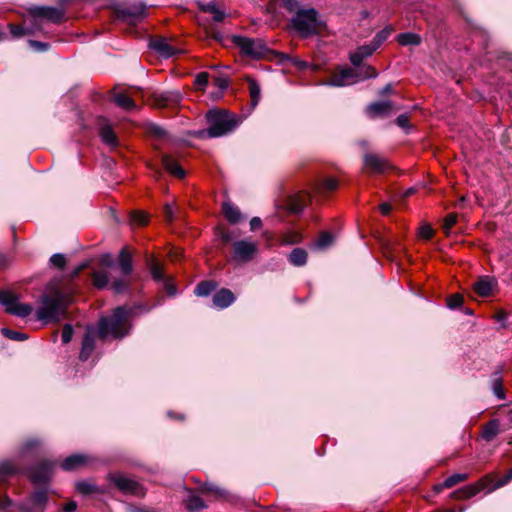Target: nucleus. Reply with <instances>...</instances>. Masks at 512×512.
Returning a JSON list of instances; mask_svg holds the SVG:
<instances>
[{
  "instance_id": "nucleus-1",
  "label": "nucleus",
  "mask_w": 512,
  "mask_h": 512,
  "mask_svg": "<svg viewBox=\"0 0 512 512\" xmlns=\"http://www.w3.org/2000/svg\"><path fill=\"white\" fill-rule=\"evenodd\" d=\"M281 5L292 13L288 27L301 38H309L320 32L319 15L314 8H302L297 0H280Z\"/></svg>"
},
{
  "instance_id": "nucleus-2",
  "label": "nucleus",
  "mask_w": 512,
  "mask_h": 512,
  "mask_svg": "<svg viewBox=\"0 0 512 512\" xmlns=\"http://www.w3.org/2000/svg\"><path fill=\"white\" fill-rule=\"evenodd\" d=\"M69 303L70 296L67 293L57 288H51L39 299L37 319L45 322H58L65 315Z\"/></svg>"
},
{
  "instance_id": "nucleus-3",
  "label": "nucleus",
  "mask_w": 512,
  "mask_h": 512,
  "mask_svg": "<svg viewBox=\"0 0 512 512\" xmlns=\"http://www.w3.org/2000/svg\"><path fill=\"white\" fill-rule=\"evenodd\" d=\"M132 310L125 306H119L113 310L112 315L102 317L99 320L98 336L105 339L112 336L115 339H120L129 333L131 328L130 316Z\"/></svg>"
},
{
  "instance_id": "nucleus-4",
  "label": "nucleus",
  "mask_w": 512,
  "mask_h": 512,
  "mask_svg": "<svg viewBox=\"0 0 512 512\" xmlns=\"http://www.w3.org/2000/svg\"><path fill=\"white\" fill-rule=\"evenodd\" d=\"M209 127L206 130L208 137L215 138L232 132L239 124V119L234 113L224 109H210L206 114Z\"/></svg>"
},
{
  "instance_id": "nucleus-5",
  "label": "nucleus",
  "mask_w": 512,
  "mask_h": 512,
  "mask_svg": "<svg viewBox=\"0 0 512 512\" xmlns=\"http://www.w3.org/2000/svg\"><path fill=\"white\" fill-rule=\"evenodd\" d=\"M231 41L243 55L253 59H260L269 51L268 47L261 39L234 35Z\"/></svg>"
},
{
  "instance_id": "nucleus-6",
  "label": "nucleus",
  "mask_w": 512,
  "mask_h": 512,
  "mask_svg": "<svg viewBox=\"0 0 512 512\" xmlns=\"http://www.w3.org/2000/svg\"><path fill=\"white\" fill-rule=\"evenodd\" d=\"M0 304L5 307L7 313L20 318L29 316L33 311L31 304L19 303L18 296L9 291H0Z\"/></svg>"
},
{
  "instance_id": "nucleus-7",
  "label": "nucleus",
  "mask_w": 512,
  "mask_h": 512,
  "mask_svg": "<svg viewBox=\"0 0 512 512\" xmlns=\"http://www.w3.org/2000/svg\"><path fill=\"white\" fill-rule=\"evenodd\" d=\"M35 27L40 30V19H46L54 24H60L65 19V9L63 7L35 6L30 9Z\"/></svg>"
},
{
  "instance_id": "nucleus-8",
  "label": "nucleus",
  "mask_w": 512,
  "mask_h": 512,
  "mask_svg": "<svg viewBox=\"0 0 512 512\" xmlns=\"http://www.w3.org/2000/svg\"><path fill=\"white\" fill-rule=\"evenodd\" d=\"M116 16L129 25H136L147 16V7L141 2L119 7L116 9Z\"/></svg>"
},
{
  "instance_id": "nucleus-9",
  "label": "nucleus",
  "mask_w": 512,
  "mask_h": 512,
  "mask_svg": "<svg viewBox=\"0 0 512 512\" xmlns=\"http://www.w3.org/2000/svg\"><path fill=\"white\" fill-rule=\"evenodd\" d=\"M48 503V494L44 489L36 490L18 508L21 512H45Z\"/></svg>"
},
{
  "instance_id": "nucleus-10",
  "label": "nucleus",
  "mask_w": 512,
  "mask_h": 512,
  "mask_svg": "<svg viewBox=\"0 0 512 512\" xmlns=\"http://www.w3.org/2000/svg\"><path fill=\"white\" fill-rule=\"evenodd\" d=\"M111 482L123 493L131 494L138 497L145 495V490L140 483L128 478L121 473H114L110 475Z\"/></svg>"
},
{
  "instance_id": "nucleus-11",
  "label": "nucleus",
  "mask_w": 512,
  "mask_h": 512,
  "mask_svg": "<svg viewBox=\"0 0 512 512\" xmlns=\"http://www.w3.org/2000/svg\"><path fill=\"white\" fill-rule=\"evenodd\" d=\"M54 471V463L42 460L32 466L28 471V477L34 484H42L50 481Z\"/></svg>"
},
{
  "instance_id": "nucleus-12",
  "label": "nucleus",
  "mask_w": 512,
  "mask_h": 512,
  "mask_svg": "<svg viewBox=\"0 0 512 512\" xmlns=\"http://www.w3.org/2000/svg\"><path fill=\"white\" fill-rule=\"evenodd\" d=\"M493 479L490 476H485L474 484L466 485L451 493V498L455 499H469L477 495L480 491L487 488L492 484Z\"/></svg>"
},
{
  "instance_id": "nucleus-13",
  "label": "nucleus",
  "mask_w": 512,
  "mask_h": 512,
  "mask_svg": "<svg viewBox=\"0 0 512 512\" xmlns=\"http://www.w3.org/2000/svg\"><path fill=\"white\" fill-rule=\"evenodd\" d=\"M257 244L247 240H239L233 243V259L239 262H248L257 252Z\"/></svg>"
},
{
  "instance_id": "nucleus-14",
  "label": "nucleus",
  "mask_w": 512,
  "mask_h": 512,
  "mask_svg": "<svg viewBox=\"0 0 512 512\" xmlns=\"http://www.w3.org/2000/svg\"><path fill=\"white\" fill-rule=\"evenodd\" d=\"M358 80L359 77L357 73L352 68L346 67L334 73L326 84L329 86L342 87L353 84Z\"/></svg>"
},
{
  "instance_id": "nucleus-15",
  "label": "nucleus",
  "mask_w": 512,
  "mask_h": 512,
  "mask_svg": "<svg viewBox=\"0 0 512 512\" xmlns=\"http://www.w3.org/2000/svg\"><path fill=\"white\" fill-rule=\"evenodd\" d=\"M149 47L163 58H170L181 52L178 48L173 47L165 37L151 39Z\"/></svg>"
},
{
  "instance_id": "nucleus-16",
  "label": "nucleus",
  "mask_w": 512,
  "mask_h": 512,
  "mask_svg": "<svg viewBox=\"0 0 512 512\" xmlns=\"http://www.w3.org/2000/svg\"><path fill=\"white\" fill-rule=\"evenodd\" d=\"M364 168L371 173H384L389 169L390 165L388 161L377 155L366 153L363 157Z\"/></svg>"
},
{
  "instance_id": "nucleus-17",
  "label": "nucleus",
  "mask_w": 512,
  "mask_h": 512,
  "mask_svg": "<svg viewBox=\"0 0 512 512\" xmlns=\"http://www.w3.org/2000/svg\"><path fill=\"white\" fill-rule=\"evenodd\" d=\"M309 201L310 195L306 192H300L296 195L289 196L286 206L289 212L300 213Z\"/></svg>"
},
{
  "instance_id": "nucleus-18",
  "label": "nucleus",
  "mask_w": 512,
  "mask_h": 512,
  "mask_svg": "<svg viewBox=\"0 0 512 512\" xmlns=\"http://www.w3.org/2000/svg\"><path fill=\"white\" fill-rule=\"evenodd\" d=\"M496 285L497 282L494 278L489 276H482L477 282L474 283L473 288L475 293L479 296L487 297L492 293Z\"/></svg>"
},
{
  "instance_id": "nucleus-19",
  "label": "nucleus",
  "mask_w": 512,
  "mask_h": 512,
  "mask_svg": "<svg viewBox=\"0 0 512 512\" xmlns=\"http://www.w3.org/2000/svg\"><path fill=\"white\" fill-rule=\"evenodd\" d=\"M393 109V104L391 101H380L371 103L367 107V114L374 117H386L389 116Z\"/></svg>"
},
{
  "instance_id": "nucleus-20",
  "label": "nucleus",
  "mask_w": 512,
  "mask_h": 512,
  "mask_svg": "<svg viewBox=\"0 0 512 512\" xmlns=\"http://www.w3.org/2000/svg\"><path fill=\"white\" fill-rule=\"evenodd\" d=\"M95 348V331L88 329L82 340V347L79 358L81 361H86L92 354Z\"/></svg>"
},
{
  "instance_id": "nucleus-21",
  "label": "nucleus",
  "mask_w": 512,
  "mask_h": 512,
  "mask_svg": "<svg viewBox=\"0 0 512 512\" xmlns=\"http://www.w3.org/2000/svg\"><path fill=\"white\" fill-rule=\"evenodd\" d=\"M376 51L375 46L372 44L362 45L349 55L350 62L353 66L358 67L361 65L365 58L370 57Z\"/></svg>"
},
{
  "instance_id": "nucleus-22",
  "label": "nucleus",
  "mask_w": 512,
  "mask_h": 512,
  "mask_svg": "<svg viewBox=\"0 0 512 512\" xmlns=\"http://www.w3.org/2000/svg\"><path fill=\"white\" fill-rule=\"evenodd\" d=\"M148 266H149L150 273H151L153 279L155 281H163L165 283L167 293L169 295H175L176 289L171 283H169L166 280L165 275H164L160 265L154 260H149Z\"/></svg>"
},
{
  "instance_id": "nucleus-23",
  "label": "nucleus",
  "mask_w": 512,
  "mask_h": 512,
  "mask_svg": "<svg viewBox=\"0 0 512 512\" xmlns=\"http://www.w3.org/2000/svg\"><path fill=\"white\" fill-rule=\"evenodd\" d=\"M213 304L218 308H227L235 301V296L231 290L222 288L213 296Z\"/></svg>"
},
{
  "instance_id": "nucleus-24",
  "label": "nucleus",
  "mask_w": 512,
  "mask_h": 512,
  "mask_svg": "<svg viewBox=\"0 0 512 512\" xmlns=\"http://www.w3.org/2000/svg\"><path fill=\"white\" fill-rule=\"evenodd\" d=\"M161 163H162L163 167L173 176H175L177 178H184V176H185L184 169L170 155L163 154L161 157Z\"/></svg>"
},
{
  "instance_id": "nucleus-25",
  "label": "nucleus",
  "mask_w": 512,
  "mask_h": 512,
  "mask_svg": "<svg viewBox=\"0 0 512 512\" xmlns=\"http://www.w3.org/2000/svg\"><path fill=\"white\" fill-rule=\"evenodd\" d=\"M89 462V458L82 454H74L67 457L61 464V467L65 471L76 470Z\"/></svg>"
},
{
  "instance_id": "nucleus-26",
  "label": "nucleus",
  "mask_w": 512,
  "mask_h": 512,
  "mask_svg": "<svg viewBox=\"0 0 512 512\" xmlns=\"http://www.w3.org/2000/svg\"><path fill=\"white\" fill-rule=\"evenodd\" d=\"M490 385L493 394L500 400L505 399V391L503 388L502 370L498 369L492 373L490 378Z\"/></svg>"
},
{
  "instance_id": "nucleus-27",
  "label": "nucleus",
  "mask_w": 512,
  "mask_h": 512,
  "mask_svg": "<svg viewBox=\"0 0 512 512\" xmlns=\"http://www.w3.org/2000/svg\"><path fill=\"white\" fill-rule=\"evenodd\" d=\"M113 102L125 111H132L137 108L135 101L125 92H115L112 96Z\"/></svg>"
},
{
  "instance_id": "nucleus-28",
  "label": "nucleus",
  "mask_w": 512,
  "mask_h": 512,
  "mask_svg": "<svg viewBox=\"0 0 512 512\" xmlns=\"http://www.w3.org/2000/svg\"><path fill=\"white\" fill-rule=\"evenodd\" d=\"M118 265L124 275H129L132 270V256L126 247L122 248L118 256Z\"/></svg>"
},
{
  "instance_id": "nucleus-29",
  "label": "nucleus",
  "mask_w": 512,
  "mask_h": 512,
  "mask_svg": "<svg viewBox=\"0 0 512 512\" xmlns=\"http://www.w3.org/2000/svg\"><path fill=\"white\" fill-rule=\"evenodd\" d=\"M184 505L189 512H199L207 507L202 498L192 492H190V495L184 500Z\"/></svg>"
},
{
  "instance_id": "nucleus-30",
  "label": "nucleus",
  "mask_w": 512,
  "mask_h": 512,
  "mask_svg": "<svg viewBox=\"0 0 512 512\" xmlns=\"http://www.w3.org/2000/svg\"><path fill=\"white\" fill-rule=\"evenodd\" d=\"M99 134L105 144L113 148L118 146L117 136L110 125H103Z\"/></svg>"
},
{
  "instance_id": "nucleus-31",
  "label": "nucleus",
  "mask_w": 512,
  "mask_h": 512,
  "mask_svg": "<svg viewBox=\"0 0 512 512\" xmlns=\"http://www.w3.org/2000/svg\"><path fill=\"white\" fill-rule=\"evenodd\" d=\"M222 210L226 219L232 224L238 223L242 218L240 210L231 203H224Z\"/></svg>"
},
{
  "instance_id": "nucleus-32",
  "label": "nucleus",
  "mask_w": 512,
  "mask_h": 512,
  "mask_svg": "<svg viewBox=\"0 0 512 512\" xmlns=\"http://www.w3.org/2000/svg\"><path fill=\"white\" fill-rule=\"evenodd\" d=\"M178 98L177 93L163 92L154 95V104L159 107H166L172 102H177Z\"/></svg>"
},
{
  "instance_id": "nucleus-33",
  "label": "nucleus",
  "mask_w": 512,
  "mask_h": 512,
  "mask_svg": "<svg viewBox=\"0 0 512 512\" xmlns=\"http://www.w3.org/2000/svg\"><path fill=\"white\" fill-rule=\"evenodd\" d=\"M397 41L402 46L414 45L417 46L421 43V37L412 32L400 33L397 36Z\"/></svg>"
},
{
  "instance_id": "nucleus-34",
  "label": "nucleus",
  "mask_w": 512,
  "mask_h": 512,
  "mask_svg": "<svg viewBox=\"0 0 512 512\" xmlns=\"http://www.w3.org/2000/svg\"><path fill=\"white\" fill-rule=\"evenodd\" d=\"M499 433V422L498 420L489 421L482 432V437L487 442L492 441Z\"/></svg>"
},
{
  "instance_id": "nucleus-35",
  "label": "nucleus",
  "mask_w": 512,
  "mask_h": 512,
  "mask_svg": "<svg viewBox=\"0 0 512 512\" xmlns=\"http://www.w3.org/2000/svg\"><path fill=\"white\" fill-rule=\"evenodd\" d=\"M289 261L294 266L300 267L306 264L307 262V253L302 248H295L289 255Z\"/></svg>"
},
{
  "instance_id": "nucleus-36",
  "label": "nucleus",
  "mask_w": 512,
  "mask_h": 512,
  "mask_svg": "<svg viewBox=\"0 0 512 512\" xmlns=\"http://www.w3.org/2000/svg\"><path fill=\"white\" fill-rule=\"evenodd\" d=\"M203 11L212 15L215 22H222L225 18V13L215 3H208L203 6Z\"/></svg>"
},
{
  "instance_id": "nucleus-37",
  "label": "nucleus",
  "mask_w": 512,
  "mask_h": 512,
  "mask_svg": "<svg viewBox=\"0 0 512 512\" xmlns=\"http://www.w3.org/2000/svg\"><path fill=\"white\" fill-rule=\"evenodd\" d=\"M468 479V474L466 473H456L449 477H447L444 482L440 485V489L442 488H451L456 484L463 482Z\"/></svg>"
},
{
  "instance_id": "nucleus-38",
  "label": "nucleus",
  "mask_w": 512,
  "mask_h": 512,
  "mask_svg": "<svg viewBox=\"0 0 512 512\" xmlns=\"http://www.w3.org/2000/svg\"><path fill=\"white\" fill-rule=\"evenodd\" d=\"M92 282L96 288L103 289L109 283L108 274L105 271H95L92 274Z\"/></svg>"
},
{
  "instance_id": "nucleus-39",
  "label": "nucleus",
  "mask_w": 512,
  "mask_h": 512,
  "mask_svg": "<svg viewBox=\"0 0 512 512\" xmlns=\"http://www.w3.org/2000/svg\"><path fill=\"white\" fill-rule=\"evenodd\" d=\"M248 85H249V93H250V97H251V105H252V107H256L260 100V86L253 79H249Z\"/></svg>"
},
{
  "instance_id": "nucleus-40",
  "label": "nucleus",
  "mask_w": 512,
  "mask_h": 512,
  "mask_svg": "<svg viewBox=\"0 0 512 512\" xmlns=\"http://www.w3.org/2000/svg\"><path fill=\"white\" fill-rule=\"evenodd\" d=\"M216 285L213 281H202L195 288V294L197 296H208Z\"/></svg>"
},
{
  "instance_id": "nucleus-41",
  "label": "nucleus",
  "mask_w": 512,
  "mask_h": 512,
  "mask_svg": "<svg viewBox=\"0 0 512 512\" xmlns=\"http://www.w3.org/2000/svg\"><path fill=\"white\" fill-rule=\"evenodd\" d=\"M18 473V468L10 461H3L0 463V480Z\"/></svg>"
},
{
  "instance_id": "nucleus-42",
  "label": "nucleus",
  "mask_w": 512,
  "mask_h": 512,
  "mask_svg": "<svg viewBox=\"0 0 512 512\" xmlns=\"http://www.w3.org/2000/svg\"><path fill=\"white\" fill-rule=\"evenodd\" d=\"M9 28H10V32L14 38H19L26 34H32L39 29L38 27H35V26L32 28H23L22 26L15 25V24H10Z\"/></svg>"
},
{
  "instance_id": "nucleus-43",
  "label": "nucleus",
  "mask_w": 512,
  "mask_h": 512,
  "mask_svg": "<svg viewBox=\"0 0 512 512\" xmlns=\"http://www.w3.org/2000/svg\"><path fill=\"white\" fill-rule=\"evenodd\" d=\"M76 490L82 495H90L92 493H97L99 491L96 485L87 481L77 482Z\"/></svg>"
},
{
  "instance_id": "nucleus-44",
  "label": "nucleus",
  "mask_w": 512,
  "mask_h": 512,
  "mask_svg": "<svg viewBox=\"0 0 512 512\" xmlns=\"http://www.w3.org/2000/svg\"><path fill=\"white\" fill-rule=\"evenodd\" d=\"M333 242V236L329 232H323L315 242V247L323 249L330 246Z\"/></svg>"
},
{
  "instance_id": "nucleus-45",
  "label": "nucleus",
  "mask_w": 512,
  "mask_h": 512,
  "mask_svg": "<svg viewBox=\"0 0 512 512\" xmlns=\"http://www.w3.org/2000/svg\"><path fill=\"white\" fill-rule=\"evenodd\" d=\"M2 334L5 337H7L8 339L15 340V341H24V340L28 339V336L25 333L14 331L9 328H3Z\"/></svg>"
},
{
  "instance_id": "nucleus-46",
  "label": "nucleus",
  "mask_w": 512,
  "mask_h": 512,
  "mask_svg": "<svg viewBox=\"0 0 512 512\" xmlns=\"http://www.w3.org/2000/svg\"><path fill=\"white\" fill-rule=\"evenodd\" d=\"M389 35V29H383L379 31L371 41L372 46H375V49L377 50L382 45V43L388 38Z\"/></svg>"
},
{
  "instance_id": "nucleus-47",
  "label": "nucleus",
  "mask_w": 512,
  "mask_h": 512,
  "mask_svg": "<svg viewBox=\"0 0 512 512\" xmlns=\"http://www.w3.org/2000/svg\"><path fill=\"white\" fill-rule=\"evenodd\" d=\"M111 288L117 294L123 293L128 290L129 281L125 278L117 279L112 283Z\"/></svg>"
},
{
  "instance_id": "nucleus-48",
  "label": "nucleus",
  "mask_w": 512,
  "mask_h": 512,
  "mask_svg": "<svg viewBox=\"0 0 512 512\" xmlns=\"http://www.w3.org/2000/svg\"><path fill=\"white\" fill-rule=\"evenodd\" d=\"M202 491H203V492H211V493H214V494H216L218 497H221V498H222V497H225V496H226V494H227V492H226L224 489H222V488H220V487H218V486H216V485H214V484H212V483H205V484L203 485V487H202Z\"/></svg>"
},
{
  "instance_id": "nucleus-49",
  "label": "nucleus",
  "mask_w": 512,
  "mask_h": 512,
  "mask_svg": "<svg viewBox=\"0 0 512 512\" xmlns=\"http://www.w3.org/2000/svg\"><path fill=\"white\" fill-rule=\"evenodd\" d=\"M456 222H457V214L450 213L446 216V218L444 219V224H443V230L446 235H449L451 228L456 224Z\"/></svg>"
},
{
  "instance_id": "nucleus-50",
  "label": "nucleus",
  "mask_w": 512,
  "mask_h": 512,
  "mask_svg": "<svg viewBox=\"0 0 512 512\" xmlns=\"http://www.w3.org/2000/svg\"><path fill=\"white\" fill-rule=\"evenodd\" d=\"M50 263L52 266L57 267L59 269H63L66 265V258L64 254L56 253L53 254L50 258Z\"/></svg>"
},
{
  "instance_id": "nucleus-51",
  "label": "nucleus",
  "mask_w": 512,
  "mask_h": 512,
  "mask_svg": "<svg viewBox=\"0 0 512 512\" xmlns=\"http://www.w3.org/2000/svg\"><path fill=\"white\" fill-rule=\"evenodd\" d=\"M321 188L325 191H334L338 188V181L335 178H325L321 182Z\"/></svg>"
},
{
  "instance_id": "nucleus-52",
  "label": "nucleus",
  "mask_w": 512,
  "mask_h": 512,
  "mask_svg": "<svg viewBox=\"0 0 512 512\" xmlns=\"http://www.w3.org/2000/svg\"><path fill=\"white\" fill-rule=\"evenodd\" d=\"M378 75L377 71L372 66H364L361 70V75L358 76L359 79H369V78H376Z\"/></svg>"
},
{
  "instance_id": "nucleus-53",
  "label": "nucleus",
  "mask_w": 512,
  "mask_h": 512,
  "mask_svg": "<svg viewBox=\"0 0 512 512\" xmlns=\"http://www.w3.org/2000/svg\"><path fill=\"white\" fill-rule=\"evenodd\" d=\"M512 480V468L502 477L500 478L490 489V491H494L504 485L508 484Z\"/></svg>"
},
{
  "instance_id": "nucleus-54",
  "label": "nucleus",
  "mask_w": 512,
  "mask_h": 512,
  "mask_svg": "<svg viewBox=\"0 0 512 512\" xmlns=\"http://www.w3.org/2000/svg\"><path fill=\"white\" fill-rule=\"evenodd\" d=\"M28 45L38 52H44L47 51L50 48V44L46 42L36 41V40H29Z\"/></svg>"
},
{
  "instance_id": "nucleus-55",
  "label": "nucleus",
  "mask_w": 512,
  "mask_h": 512,
  "mask_svg": "<svg viewBox=\"0 0 512 512\" xmlns=\"http://www.w3.org/2000/svg\"><path fill=\"white\" fill-rule=\"evenodd\" d=\"M73 327L72 325L70 324H65L63 329H62V342L64 344H67L71 341L72 337H73Z\"/></svg>"
},
{
  "instance_id": "nucleus-56",
  "label": "nucleus",
  "mask_w": 512,
  "mask_h": 512,
  "mask_svg": "<svg viewBox=\"0 0 512 512\" xmlns=\"http://www.w3.org/2000/svg\"><path fill=\"white\" fill-rule=\"evenodd\" d=\"M208 84V73L207 72H201L197 74L195 78V85L198 89H203Z\"/></svg>"
},
{
  "instance_id": "nucleus-57",
  "label": "nucleus",
  "mask_w": 512,
  "mask_h": 512,
  "mask_svg": "<svg viewBox=\"0 0 512 512\" xmlns=\"http://www.w3.org/2000/svg\"><path fill=\"white\" fill-rule=\"evenodd\" d=\"M463 303V297L459 294H454L448 299V307L451 309L459 308Z\"/></svg>"
},
{
  "instance_id": "nucleus-58",
  "label": "nucleus",
  "mask_w": 512,
  "mask_h": 512,
  "mask_svg": "<svg viewBox=\"0 0 512 512\" xmlns=\"http://www.w3.org/2000/svg\"><path fill=\"white\" fill-rule=\"evenodd\" d=\"M149 132L151 135H153L159 139L164 138L167 135V132L162 127L157 126V125H152L149 128Z\"/></svg>"
},
{
  "instance_id": "nucleus-59",
  "label": "nucleus",
  "mask_w": 512,
  "mask_h": 512,
  "mask_svg": "<svg viewBox=\"0 0 512 512\" xmlns=\"http://www.w3.org/2000/svg\"><path fill=\"white\" fill-rule=\"evenodd\" d=\"M419 234L424 239H430L433 236V230L429 225H423L420 227Z\"/></svg>"
},
{
  "instance_id": "nucleus-60",
  "label": "nucleus",
  "mask_w": 512,
  "mask_h": 512,
  "mask_svg": "<svg viewBox=\"0 0 512 512\" xmlns=\"http://www.w3.org/2000/svg\"><path fill=\"white\" fill-rule=\"evenodd\" d=\"M396 124L403 128V129H406L409 127V118L406 114H401L399 115L397 118H396Z\"/></svg>"
},
{
  "instance_id": "nucleus-61",
  "label": "nucleus",
  "mask_w": 512,
  "mask_h": 512,
  "mask_svg": "<svg viewBox=\"0 0 512 512\" xmlns=\"http://www.w3.org/2000/svg\"><path fill=\"white\" fill-rule=\"evenodd\" d=\"M215 85L221 90H225L229 86V80L226 77H216L215 78Z\"/></svg>"
},
{
  "instance_id": "nucleus-62",
  "label": "nucleus",
  "mask_w": 512,
  "mask_h": 512,
  "mask_svg": "<svg viewBox=\"0 0 512 512\" xmlns=\"http://www.w3.org/2000/svg\"><path fill=\"white\" fill-rule=\"evenodd\" d=\"M133 220L139 225H144L147 223V216L143 213H135L133 215Z\"/></svg>"
},
{
  "instance_id": "nucleus-63",
  "label": "nucleus",
  "mask_w": 512,
  "mask_h": 512,
  "mask_svg": "<svg viewBox=\"0 0 512 512\" xmlns=\"http://www.w3.org/2000/svg\"><path fill=\"white\" fill-rule=\"evenodd\" d=\"M11 503L12 501L8 497L0 499V512H5Z\"/></svg>"
},
{
  "instance_id": "nucleus-64",
  "label": "nucleus",
  "mask_w": 512,
  "mask_h": 512,
  "mask_svg": "<svg viewBox=\"0 0 512 512\" xmlns=\"http://www.w3.org/2000/svg\"><path fill=\"white\" fill-rule=\"evenodd\" d=\"M77 508V503L75 501H69L63 506V512H74Z\"/></svg>"
}]
</instances>
